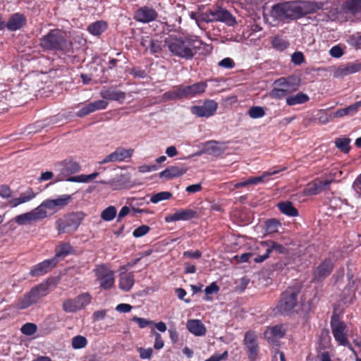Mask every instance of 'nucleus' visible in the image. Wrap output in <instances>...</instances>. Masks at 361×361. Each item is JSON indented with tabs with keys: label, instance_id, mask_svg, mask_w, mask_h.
Instances as JSON below:
<instances>
[{
	"label": "nucleus",
	"instance_id": "obj_1",
	"mask_svg": "<svg viewBox=\"0 0 361 361\" xmlns=\"http://www.w3.org/2000/svg\"><path fill=\"white\" fill-rule=\"evenodd\" d=\"M165 44L174 55L188 59L194 56L202 42L197 37L178 38L171 35L165 39Z\"/></svg>",
	"mask_w": 361,
	"mask_h": 361
},
{
	"label": "nucleus",
	"instance_id": "obj_2",
	"mask_svg": "<svg viewBox=\"0 0 361 361\" xmlns=\"http://www.w3.org/2000/svg\"><path fill=\"white\" fill-rule=\"evenodd\" d=\"M67 255L68 245L66 243L61 244L56 247L55 256L53 258L44 260L34 266L30 269V274L32 276L44 275L54 268L59 262L64 259Z\"/></svg>",
	"mask_w": 361,
	"mask_h": 361
},
{
	"label": "nucleus",
	"instance_id": "obj_3",
	"mask_svg": "<svg viewBox=\"0 0 361 361\" xmlns=\"http://www.w3.org/2000/svg\"><path fill=\"white\" fill-rule=\"evenodd\" d=\"M286 21L302 17L303 15L323 8V4L310 2H285Z\"/></svg>",
	"mask_w": 361,
	"mask_h": 361
},
{
	"label": "nucleus",
	"instance_id": "obj_4",
	"mask_svg": "<svg viewBox=\"0 0 361 361\" xmlns=\"http://www.w3.org/2000/svg\"><path fill=\"white\" fill-rule=\"evenodd\" d=\"M207 87L205 82L194 83L191 85L179 86L166 92L164 96L168 99H177L183 97L192 98L204 93Z\"/></svg>",
	"mask_w": 361,
	"mask_h": 361
},
{
	"label": "nucleus",
	"instance_id": "obj_5",
	"mask_svg": "<svg viewBox=\"0 0 361 361\" xmlns=\"http://www.w3.org/2000/svg\"><path fill=\"white\" fill-rule=\"evenodd\" d=\"M49 281H45L32 288L29 293L19 300L17 304L18 309L25 310L47 295L49 293Z\"/></svg>",
	"mask_w": 361,
	"mask_h": 361
},
{
	"label": "nucleus",
	"instance_id": "obj_6",
	"mask_svg": "<svg viewBox=\"0 0 361 361\" xmlns=\"http://www.w3.org/2000/svg\"><path fill=\"white\" fill-rule=\"evenodd\" d=\"M199 19L202 22L210 23L214 21H221L228 25H233L235 20L233 16L226 10L221 8L210 9L199 15Z\"/></svg>",
	"mask_w": 361,
	"mask_h": 361
},
{
	"label": "nucleus",
	"instance_id": "obj_7",
	"mask_svg": "<svg viewBox=\"0 0 361 361\" xmlns=\"http://www.w3.org/2000/svg\"><path fill=\"white\" fill-rule=\"evenodd\" d=\"M66 34L60 30H51L40 39V45L44 49H61L66 42Z\"/></svg>",
	"mask_w": 361,
	"mask_h": 361
},
{
	"label": "nucleus",
	"instance_id": "obj_8",
	"mask_svg": "<svg viewBox=\"0 0 361 361\" xmlns=\"http://www.w3.org/2000/svg\"><path fill=\"white\" fill-rule=\"evenodd\" d=\"M298 292V289L292 288L284 291L276 307L277 311L281 314H286L291 312L297 304Z\"/></svg>",
	"mask_w": 361,
	"mask_h": 361
},
{
	"label": "nucleus",
	"instance_id": "obj_9",
	"mask_svg": "<svg viewBox=\"0 0 361 361\" xmlns=\"http://www.w3.org/2000/svg\"><path fill=\"white\" fill-rule=\"evenodd\" d=\"M68 204V195H63L56 199H47L44 200L37 207L39 212H42V219H45L48 216L47 209L51 214H54L63 208Z\"/></svg>",
	"mask_w": 361,
	"mask_h": 361
},
{
	"label": "nucleus",
	"instance_id": "obj_10",
	"mask_svg": "<svg viewBox=\"0 0 361 361\" xmlns=\"http://www.w3.org/2000/svg\"><path fill=\"white\" fill-rule=\"evenodd\" d=\"M92 272L94 274L101 288L106 290L114 286V273L109 267L104 264L97 265L92 270Z\"/></svg>",
	"mask_w": 361,
	"mask_h": 361
},
{
	"label": "nucleus",
	"instance_id": "obj_11",
	"mask_svg": "<svg viewBox=\"0 0 361 361\" xmlns=\"http://www.w3.org/2000/svg\"><path fill=\"white\" fill-rule=\"evenodd\" d=\"M331 327L333 336L339 345L348 346L352 349L347 338V326L345 324L338 319L337 317L333 316L331 320Z\"/></svg>",
	"mask_w": 361,
	"mask_h": 361
},
{
	"label": "nucleus",
	"instance_id": "obj_12",
	"mask_svg": "<svg viewBox=\"0 0 361 361\" xmlns=\"http://www.w3.org/2000/svg\"><path fill=\"white\" fill-rule=\"evenodd\" d=\"M134 150L133 149H126L123 147H118L116 149L107 155L102 161L99 164H104L108 162H120L129 159L133 156Z\"/></svg>",
	"mask_w": 361,
	"mask_h": 361
},
{
	"label": "nucleus",
	"instance_id": "obj_13",
	"mask_svg": "<svg viewBox=\"0 0 361 361\" xmlns=\"http://www.w3.org/2000/svg\"><path fill=\"white\" fill-rule=\"evenodd\" d=\"M218 104L214 100H206L201 106H194L191 108V112L198 117H210L217 110Z\"/></svg>",
	"mask_w": 361,
	"mask_h": 361
},
{
	"label": "nucleus",
	"instance_id": "obj_14",
	"mask_svg": "<svg viewBox=\"0 0 361 361\" xmlns=\"http://www.w3.org/2000/svg\"><path fill=\"white\" fill-rule=\"evenodd\" d=\"M334 257H328L322 261L314 270L313 279L319 281L329 276L334 268Z\"/></svg>",
	"mask_w": 361,
	"mask_h": 361
},
{
	"label": "nucleus",
	"instance_id": "obj_15",
	"mask_svg": "<svg viewBox=\"0 0 361 361\" xmlns=\"http://www.w3.org/2000/svg\"><path fill=\"white\" fill-rule=\"evenodd\" d=\"M244 344L247 349L248 357L251 360L257 358L258 353L257 336L253 331H248L244 337Z\"/></svg>",
	"mask_w": 361,
	"mask_h": 361
},
{
	"label": "nucleus",
	"instance_id": "obj_16",
	"mask_svg": "<svg viewBox=\"0 0 361 361\" xmlns=\"http://www.w3.org/2000/svg\"><path fill=\"white\" fill-rule=\"evenodd\" d=\"M41 215L42 212H39L37 207H36L30 212L16 216L11 222L14 221L19 226L27 225L32 222L43 219Z\"/></svg>",
	"mask_w": 361,
	"mask_h": 361
},
{
	"label": "nucleus",
	"instance_id": "obj_17",
	"mask_svg": "<svg viewBox=\"0 0 361 361\" xmlns=\"http://www.w3.org/2000/svg\"><path fill=\"white\" fill-rule=\"evenodd\" d=\"M361 71V62L355 61L341 66L334 72L335 78H343Z\"/></svg>",
	"mask_w": 361,
	"mask_h": 361
},
{
	"label": "nucleus",
	"instance_id": "obj_18",
	"mask_svg": "<svg viewBox=\"0 0 361 361\" xmlns=\"http://www.w3.org/2000/svg\"><path fill=\"white\" fill-rule=\"evenodd\" d=\"M100 96L106 100L123 102L126 99V93L116 87H104L99 93Z\"/></svg>",
	"mask_w": 361,
	"mask_h": 361
},
{
	"label": "nucleus",
	"instance_id": "obj_19",
	"mask_svg": "<svg viewBox=\"0 0 361 361\" xmlns=\"http://www.w3.org/2000/svg\"><path fill=\"white\" fill-rule=\"evenodd\" d=\"M196 212L190 209H179L175 213L168 215L165 217V221L167 223L178 221H187L194 218L196 216Z\"/></svg>",
	"mask_w": 361,
	"mask_h": 361
},
{
	"label": "nucleus",
	"instance_id": "obj_20",
	"mask_svg": "<svg viewBox=\"0 0 361 361\" xmlns=\"http://www.w3.org/2000/svg\"><path fill=\"white\" fill-rule=\"evenodd\" d=\"M187 171V169L183 166H170L159 173L161 178L170 180L181 176Z\"/></svg>",
	"mask_w": 361,
	"mask_h": 361
},
{
	"label": "nucleus",
	"instance_id": "obj_21",
	"mask_svg": "<svg viewBox=\"0 0 361 361\" xmlns=\"http://www.w3.org/2000/svg\"><path fill=\"white\" fill-rule=\"evenodd\" d=\"M157 16V13L154 9L142 7L135 12L134 18L137 21L146 23L155 20Z\"/></svg>",
	"mask_w": 361,
	"mask_h": 361
},
{
	"label": "nucleus",
	"instance_id": "obj_22",
	"mask_svg": "<svg viewBox=\"0 0 361 361\" xmlns=\"http://www.w3.org/2000/svg\"><path fill=\"white\" fill-rule=\"evenodd\" d=\"M331 181V180H315L314 182L307 185L305 189V192L308 195L318 194L324 190Z\"/></svg>",
	"mask_w": 361,
	"mask_h": 361
},
{
	"label": "nucleus",
	"instance_id": "obj_23",
	"mask_svg": "<svg viewBox=\"0 0 361 361\" xmlns=\"http://www.w3.org/2000/svg\"><path fill=\"white\" fill-rule=\"evenodd\" d=\"M135 283L134 274L132 272L123 271L119 274L118 286L123 291H129Z\"/></svg>",
	"mask_w": 361,
	"mask_h": 361
},
{
	"label": "nucleus",
	"instance_id": "obj_24",
	"mask_svg": "<svg viewBox=\"0 0 361 361\" xmlns=\"http://www.w3.org/2000/svg\"><path fill=\"white\" fill-rule=\"evenodd\" d=\"M36 197V193L32 188H28L25 192L20 193L18 197L11 199L8 202V204L11 207H16L20 204L29 202Z\"/></svg>",
	"mask_w": 361,
	"mask_h": 361
},
{
	"label": "nucleus",
	"instance_id": "obj_25",
	"mask_svg": "<svg viewBox=\"0 0 361 361\" xmlns=\"http://www.w3.org/2000/svg\"><path fill=\"white\" fill-rule=\"evenodd\" d=\"M91 301V296L88 293H82L69 302V312H75L84 308Z\"/></svg>",
	"mask_w": 361,
	"mask_h": 361
},
{
	"label": "nucleus",
	"instance_id": "obj_26",
	"mask_svg": "<svg viewBox=\"0 0 361 361\" xmlns=\"http://www.w3.org/2000/svg\"><path fill=\"white\" fill-rule=\"evenodd\" d=\"M26 23L25 16L20 13L13 14L9 18L6 27L10 31H16L20 29Z\"/></svg>",
	"mask_w": 361,
	"mask_h": 361
},
{
	"label": "nucleus",
	"instance_id": "obj_27",
	"mask_svg": "<svg viewBox=\"0 0 361 361\" xmlns=\"http://www.w3.org/2000/svg\"><path fill=\"white\" fill-rule=\"evenodd\" d=\"M186 326L188 331L195 336H201L206 334L204 325L198 319L188 320Z\"/></svg>",
	"mask_w": 361,
	"mask_h": 361
},
{
	"label": "nucleus",
	"instance_id": "obj_28",
	"mask_svg": "<svg viewBox=\"0 0 361 361\" xmlns=\"http://www.w3.org/2000/svg\"><path fill=\"white\" fill-rule=\"evenodd\" d=\"M284 170V168H281L277 170H269L264 171L262 174L257 177L250 178L247 179L248 185H257L261 183H264L268 180V178L272 175L277 174L280 171Z\"/></svg>",
	"mask_w": 361,
	"mask_h": 361
},
{
	"label": "nucleus",
	"instance_id": "obj_29",
	"mask_svg": "<svg viewBox=\"0 0 361 361\" xmlns=\"http://www.w3.org/2000/svg\"><path fill=\"white\" fill-rule=\"evenodd\" d=\"M107 28V23L104 20H98L89 25L87 30L95 36L100 35Z\"/></svg>",
	"mask_w": 361,
	"mask_h": 361
},
{
	"label": "nucleus",
	"instance_id": "obj_30",
	"mask_svg": "<svg viewBox=\"0 0 361 361\" xmlns=\"http://www.w3.org/2000/svg\"><path fill=\"white\" fill-rule=\"evenodd\" d=\"M360 107H361V101L357 102L346 108L338 109L334 113V117H343L347 115L354 114Z\"/></svg>",
	"mask_w": 361,
	"mask_h": 361
},
{
	"label": "nucleus",
	"instance_id": "obj_31",
	"mask_svg": "<svg viewBox=\"0 0 361 361\" xmlns=\"http://www.w3.org/2000/svg\"><path fill=\"white\" fill-rule=\"evenodd\" d=\"M285 334L283 327L281 326H275L268 329L264 332L265 338L269 341H273L274 338H281Z\"/></svg>",
	"mask_w": 361,
	"mask_h": 361
},
{
	"label": "nucleus",
	"instance_id": "obj_32",
	"mask_svg": "<svg viewBox=\"0 0 361 361\" xmlns=\"http://www.w3.org/2000/svg\"><path fill=\"white\" fill-rule=\"evenodd\" d=\"M309 100V97L305 93L298 92V94L286 97V103L289 106L302 104Z\"/></svg>",
	"mask_w": 361,
	"mask_h": 361
},
{
	"label": "nucleus",
	"instance_id": "obj_33",
	"mask_svg": "<svg viewBox=\"0 0 361 361\" xmlns=\"http://www.w3.org/2000/svg\"><path fill=\"white\" fill-rule=\"evenodd\" d=\"M278 207L281 212L290 216H298V210L293 207V204L290 202H283L278 204Z\"/></svg>",
	"mask_w": 361,
	"mask_h": 361
},
{
	"label": "nucleus",
	"instance_id": "obj_34",
	"mask_svg": "<svg viewBox=\"0 0 361 361\" xmlns=\"http://www.w3.org/2000/svg\"><path fill=\"white\" fill-rule=\"evenodd\" d=\"M204 151L208 154L218 156L223 152V149L218 142L210 141L205 144Z\"/></svg>",
	"mask_w": 361,
	"mask_h": 361
},
{
	"label": "nucleus",
	"instance_id": "obj_35",
	"mask_svg": "<svg viewBox=\"0 0 361 361\" xmlns=\"http://www.w3.org/2000/svg\"><path fill=\"white\" fill-rule=\"evenodd\" d=\"M84 214L81 212H73L69 214V230L75 231L81 224Z\"/></svg>",
	"mask_w": 361,
	"mask_h": 361
},
{
	"label": "nucleus",
	"instance_id": "obj_36",
	"mask_svg": "<svg viewBox=\"0 0 361 361\" xmlns=\"http://www.w3.org/2000/svg\"><path fill=\"white\" fill-rule=\"evenodd\" d=\"M284 8V3L273 6L271 16L277 20L286 21V11L283 9Z\"/></svg>",
	"mask_w": 361,
	"mask_h": 361
},
{
	"label": "nucleus",
	"instance_id": "obj_37",
	"mask_svg": "<svg viewBox=\"0 0 361 361\" xmlns=\"http://www.w3.org/2000/svg\"><path fill=\"white\" fill-rule=\"evenodd\" d=\"M99 173L97 172L92 173L89 175H78V176H69V182L72 183H89L98 176Z\"/></svg>",
	"mask_w": 361,
	"mask_h": 361
},
{
	"label": "nucleus",
	"instance_id": "obj_38",
	"mask_svg": "<svg viewBox=\"0 0 361 361\" xmlns=\"http://www.w3.org/2000/svg\"><path fill=\"white\" fill-rule=\"evenodd\" d=\"M55 172L57 173V180H67L68 166L66 161L57 164L55 166Z\"/></svg>",
	"mask_w": 361,
	"mask_h": 361
},
{
	"label": "nucleus",
	"instance_id": "obj_39",
	"mask_svg": "<svg viewBox=\"0 0 361 361\" xmlns=\"http://www.w3.org/2000/svg\"><path fill=\"white\" fill-rule=\"evenodd\" d=\"M171 197V192L162 191L152 195L150 197V202L153 204H157L161 201L169 200Z\"/></svg>",
	"mask_w": 361,
	"mask_h": 361
},
{
	"label": "nucleus",
	"instance_id": "obj_40",
	"mask_svg": "<svg viewBox=\"0 0 361 361\" xmlns=\"http://www.w3.org/2000/svg\"><path fill=\"white\" fill-rule=\"evenodd\" d=\"M350 139L348 137H339L335 141L336 146L343 152L347 153L350 150Z\"/></svg>",
	"mask_w": 361,
	"mask_h": 361
},
{
	"label": "nucleus",
	"instance_id": "obj_41",
	"mask_svg": "<svg viewBox=\"0 0 361 361\" xmlns=\"http://www.w3.org/2000/svg\"><path fill=\"white\" fill-rule=\"evenodd\" d=\"M117 210L115 207L109 206L106 208L101 214V217L106 221H110L113 220L116 215Z\"/></svg>",
	"mask_w": 361,
	"mask_h": 361
},
{
	"label": "nucleus",
	"instance_id": "obj_42",
	"mask_svg": "<svg viewBox=\"0 0 361 361\" xmlns=\"http://www.w3.org/2000/svg\"><path fill=\"white\" fill-rule=\"evenodd\" d=\"M87 344V340L85 336H76L72 338L71 345L74 349L84 348Z\"/></svg>",
	"mask_w": 361,
	"mask_h": 361
},
{
	"label": "nucleus",
	"instance_id": "obj_43",
	"mask_svg": "<svg viewBox=\"0 0 361 361\" xmlns=\"http://www.w3.org/2000/svg\"><path fill=\"white\" fill-rule=\"evenodd\" d=\"M271 44L274 48L279 51L286 49L289 45L288 42L279 37H274L271 39Z\"/></svg>",
	"mask_w": 361,
	"mask_h": 361
},
{
	"label": "nucleus",
	"instance_id": "obj_44",
	"mask_svg": "<svg viewBox=\"0 0 361 361\" xmlns=\"http://www.w3.org/2000/svg\"><path fill=\"white\" fill-rule=\"evenodd\" d=\"M281 223L276 219H269L266 224V231L269 233H274L278 232Z\"/></svg>",
	"mask_w": 361,
	"mask_h": 361
},
{
	"label": "nucleus",
	"instance_id": "obj_45",
	"mask_svg": "<svg viewBox=\"0 0 361 361\" xmlns=\"http://www.w3.org/2000/svg\"><path fill=\"white\" fill-rule=\"evenodd\" d=\"M37 325L33 323H26L20 329L21 332L26 336H32L37 332Z\"/></svg>",
	"mask_w": 361,
	"mask_h": 361
},
{
	"label": "nucleus",
	"instance_id": "obj_46",
	"mask_svg": "<svg viewBox=\"0 0 361 361\" xmlns=\"http://www.w3.org/2000/svg\"><path fill=\"white\" fill-rule=\"evenodd\" d=\"M288 94V90L281 89L278 86L274 87L269 93L270 97L274 99H282Z\"/></svg>",
	"mask_w": 361,
	"mask_h": 361
},
{
	"label": "nucleus",
	"instance_id": "obj_47",
	"mask_svg": "<svg viewBox=\"0 0 361 361\" xmlns=\"http://www.w3.org/2000/svg\"><path fill=\"white\" fill-rule=\"evenodd\" d=\"M276 86H278L281 89H286L288 90V94L296 90V87L291 85L288 81L285 78H280L275 82Z\"/></svg>",
	"mask_w": 361,
	"mask_h": 361
},
{
	"label": "nucleus",
	"instance_id": "obj_48",
	"mask_svg": "<svg viewBox=\"0 0 361 361\" xmlns=\"http://www.w3.org/2000/svg\"><path fill=\"white\" fill-rule=\"evenodd\" d=\"M248 114L252 118H259L265 115V111L261 106H252L250 109Z\"/></svg>",
	"mask_w": 361,
	"mask_h": 361
},
{
	"label": "nucleus",
	"instance_id": "obj_49",
	"mask_svg": "<svg viewBox=\"0 0 361 361\" xmlns=\"http://www.w3.org/2000/svg\"><path fill=\"white\" fill-rule=\"evenodd\" d=\"M150 230L149 226L147 225H142L134 230L133 235L135 238H140L146 235Z\"/></svg>",
	"mask_w": 361,
	"mask_h": 361
},
{
	"label": "nucleus",
	"instance_id": "obj_50",
	"mask_svg": "<svg viewBox=\"0 0 361 361\" xmlns=\"http://www.w3.org/2000/svg\"><path fill=\"white\" fill-rule=\"evenodd\" d=\"M94 111H95L94 109L92 103H90L83 106L82 108H81L80 111L77 113V115L80 117H82L88 115Z\"/></svg>",
	"mask_w": 361,
	"mask_h": 361
},
{
	"label": "nucleus",
	"instance_id": "obj_51",
	"mask_svg": "<svg viewBox=\"0 0 361 361\" xmlns=\"http://www.w3.org/2000/svg\"><path fill=\"white\" fill-rule=\"evenodd\" d=\"M343 298L345 303H350L355 295V290L353 288H349L346 290L343 291Z\"/></svg>",
	"mask_w": 361,
	"mask_h": 361
},
{
	"label": "nucleus",
	"instance_id": "obj_52",
	"mask_svg": "<svg viewBox=\"0 0 361 361\" xmlns=\"http://www.w3.org/2000/svg\"><path fill=\"white\" fill-rule=\"evenodd\" d=\"M137 351L140 354V357L142 359H149L152 355V349L151 348H138Z\"/></svg>",
	"mask_w": 361,
	"mask_h": 361
},
{
	"label": "nucleus",
	"instance_id": "obj_53",
	"mask_svg": "<svg viewBox=\"0 0 361 361\" xmlns=\"http://www.w3.org/2000/svg\"><path fill=\"white\" fill-rule=\"evenodd\" d=\"M132 321L136 322L138 324V326L142 329L145 328L149 324L152 323V321L147 320V319L145 318L137 317L136 316L132 318Z\"/></svg>",
	"mask_w": 361,
	"mask_h": 361
},
{
	"label": "nucleus",
	"instance_id": "obj_54",
	"mask_svg": "<svg viewBox=\"0 0 361 361\" xmlns=\"http://www.w3.org/2000/svg\"><path fill=\"white\" fill-rule=\"evenodd\" d=\"M267 245H268L267 249H271V252L272 250H275L279 253H283L286 250L283 245L278 244L273 241H270L269 243H268Z\"/></svg>",
	"mask_w": 361,
	"mask_h": 361
},
{
	"label": "nucleus",
	"instance_id": "obj_55",
	"mask_svg": "<svg viewBox=\"0 0 361 361\" xmlns=\"http://www.w3.org/2000/svg\"><path fill=\"white\" fill-rule=\"evenodd\" d=\"M349 8L353 12L361 11V0H350L348 2Z\"/></svg>",
	"mask_w": 361,
	"mask_h": 361
},
{
	"label": "nucleus",
	"instance_id": "obj_56",
	"mask_svg": "<svg viewBox=\"0 0 361 361\" xmlns=\"http://www.w3.org/2000/svg\"><path fill=\"white\" fill-rule=\"evenodd\" d=\"M154 334L155 336V341H154V348L156 350H160L164 345V341L161 338V336L159 333L154 331Z\"/></svg>",
	"mask_w": 361,
	"mask_h": 361
},
{
	"label": "nucleus",
	"instance_id": "obj_57",
	"mask_svg": "<svg viewBox=\"0 0 361 361\" xmlns=\"http://www.w3.org/2000/svg\"><path fill=\"white\" fill-rule=\"evenodd\" d=\"M92 103L93 104V107L95 111L98 110L105 109L108 106V102L104 99L97 100Z\"/></svg>",
	"mask_w": 361,
	"mask_h": 361
},
{
	"label": "nucleus",
	"instance_id": "obj_58",
	"mask_svg": "<svg viewBox=\"0 0 361 361\" xmlns=\"http://www.w3.org/2000/svg\"><path fill=\"white\" fill-rule=\"evenodd\" d=\"M330 55L334 58H340L343 56V49L338 45L334 46L329 51Z\"/></svg>",
	"mask_w": 361,
	"mask_h": 361
},
{
	"label": "nucleus",
	"instance_id": "obj_59",
	"mask_svg": "<svg viewBox=\"0 0 361 361\" xmlns=\"http://www.w3.org/2000/svg\"><path fill=\"white\" fill-rule=\"evenodd\" d=\"M234 62L231 58H225L222 59L219 63V66L226 68H231L234 66Z\"/></svg>",
	"mask_w": 361,
	"mask_h": 361
},
{
	"label": "nucleus",
	"instance_id": "obj_60",
	"mask_svg": "<svg viewBox=\"0 0 361 361\" xmlns=\"http://www.w3.org/2000/svg\"><path fill=\"white\" fill-rule=\"evenodd\" d=\"M303 61H304V56L301 52H295L292 55V61L295 64L299 65V64L302 63Z\"/></svg>",
	"mask_w": 361,
	"mask_h": 361
},
{
	"label": "nucleus",
	"instance_id": "obj_61",
	"mask_svg": "<svg viewBox=\"0 0 361 361\" xmlns=\"http://www.w3.org/2000/svg\"><path fill=\"white\" fill-rule=\"evenodd\" d=\"M228 356V352L225 351L223 354H215L211 356L209 359L206 360L205 361H221L222 360H224Z\"/></svg>",
	"mask_w": 361,
	"mask_h": 361
},
{
	"label": "nucleus",
	"instance_id": "obj_62",
	"mask_svg": "<svg viewBox=\"0 0 361 361\" xmlns=\"http://www.w3.org/2000/svg\"><path fill=\"white\" fill-rule=\"evenodd\" d=\"M202 253L199 250L196 251H185L183 252V256L187 258L198 259L201 257Z\"/></svg>",
	"mask_w": 361,
	"mask_h": 361
},
{
	"label": "nucleus",
	"instance_id": "obj_63",
	"mask_svg": "<svg viewBox=\"0 0 361 361\" xmlns=\"http://www.w3.org/2000/svg\"><path fill=\"white\" fill-rule=\"evenodd\" d=\"M11 195L10 188L6 185H1L0 187V196L3 198H8Z\"/></svg>",
	"mask_w": 361,
	"mask_h": 361
},
{
	"label": "nucleus",
	"instance_id": "obj_64",
	"mask_svg": "<svg viewBox=\"0 0 361 361\" xmlns=\"http://www.w3.org/2000/svg\"><path fill=\"white\" fill-rule=\"evenodd\" d=\"M353 188L357 193L361 195V174L355 180Z\"/></svg>",
	"mask_w": 361,
	"mask_h": 361
}]
</instances>
